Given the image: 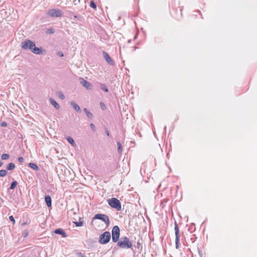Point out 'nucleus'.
Listing matches in <instances>:
<instances>
[{"mask_svg": "<svg viewBox=\"0 0 257 257\" xmlns=\"http://www.w3.org/2000/svg\"><path fill=\"white\" fill-rule=\"evenodd\" d=\"M21 47L25 50H30L35 54H42V48L36 46L35 43L29 39H26L21 44Z\"/></svg>", "mask_w": 257, "mask_h": 257, "instance_id": "nucleus-1", "label": "nucleus"}, {"mask_svg": "<svg viewBox=\"0 0 257 257\" xmlns=\"http://www.w3.org/2000/svg\"><path fill=\"white\" fill-rule=\"evenodd\" d=\"M117 245L123 249L132 248V250L134 252L132 248V242L127 237H121L120 239L117 242Z\"/></svg>", "mask_w": 257, "mask_h": 257, "instance_id": "nucleus-2", "label": "nucleus"}, {"mask_svg": "<svg viewBox=\"0 0 257 257\" xmlns=\"http://www.w3.org/2000/svg\"><path fill=\"white\" fill-rule=\"evenodd\" d=\"M108 205L112 208L115 209L117 211L121 210V205L120 201L116 198L112 197L107 200Z\"/></svg>", "mask_w": 257, "mask_h": 257, "instance_id": "nucleus-3", "label": "nucleus"}, {"mask_svg": "<svg viewBox=\"0 0 257 257\" xmlns=\"http://www.w3.org/2000/svg\"><path fill=\"white\" fill-rule=\"evenodd\" d=\"M110 233L109 231H105L100 235L98 239V242L101 244H105L110 241Z\"/></svg>", "mask_w": 257, "mask_h": 257, "instance_id": "nucleus-4", "label": "nucleus"}, {"mask_svg": "<svg viewBox=\"0 0 257 257\" xmlns=\"http://www.w3.org/2000/svg\"><path fill=\"white\" fill-rule=\"evenodd\" d=\"M92 219L93 220L99 219L102 221L107 226H109L110 224V220L109 217L106 214L97 213L94 215Z\"/></svg>", "mask_w": 257, "mask_h": 257, "instance_id": "nucleus-5", "label": "nucleus"}, {"mask_svg": "<svg viewBox=\"0 0 257 257\" xmlns=\"http://www.w3.org/2000/svg\"><path fill=\"white\" fill-rule=\"evenodd\" d=\"M112 241L113 242H117L119 241L120 236V229L118 226L115 225L112 227Z\"/></svg>", "mask_w": 257, "mask_h": 257, "instance_id": "nucleus-6", "label": "nucleus"}, {"mask_svg": "<svg viewBox=\"0 0 257 257\" xmlns=\"http://www.w3.org/2000/svg\"><path fill=\"white\" fill-rule=\"evenodd\" d=\"M175 246L177 249L179 248L180 243V232L179 228L177 222H175Z\"/></svg>", "mask_w": 257, "mask_h": 257, "instance_id": "nucleus-7", "label": "nucleus"}, {"mask_svg": "<svg viewBox=\"0 0 257 257\" xmlns=\"http://www.w3.org/2000/svg\"><path fill=\"white\" fill-rule=\"evenodd\" d=\"M47 14L49 16H61L63 14L59 9H53L50 10Z\"/></svg>", "mask_w": 257, "mask_h": 257, "instance_id": "nucleus-8", "label": "nucleus"}, {"mask_svg": "<svg viewBox=\"0 0 257 257\" xmlns=\"http://www.w3.org/2000/svg\"><path fill=\"white\" fill-rule=\"evenodd\" d=\"M79 82L84 87H85L87 89L90 90L92 89V85L90 84V83H89L83 78H79Z\"/></svg>", "mask_w": 257, "mask_h": 257, "instance_id": "nucleus-9", "label": "nucleus"}, {"mask_svg": "<svg viewBox=\"0 0 257 257\" xmlns=\"http://www.w3.org/2000/svg\"><path fill=\"white\" fill-rule=\"evenodd\" d=\"M103 56L106 61V62L110 65H113L114 63L111 57L109 56L108 54L105 51L102 52Z\"/></svg>", "mask_w": 257, "mask_h": 257, "instance_id": "nucleus-10", "label": "nucleus"}, {"mask_svg": "<svg viewBox=\"0 0 257 257\" xmlns=\"http://www.w3.org/2000/svg\"><path fill=\"white\" fill-rule=\"evenodd\" d=\"M54 233L57 234L61 235L63 237H66L67 236L66 233L64 231V230L60 228H57L54 230Z\"/></svg>", "mask_w": 257, "mask_h": 257, "instance_id": "nucleus-11", "label": "nucleus"}, {"mask_svg": "<svg viewBox=\"0 0 257 257\" xmlns=\"http://www.w3.org/2000/svg\"><path fill=\"white\" fill-rule=\"evenodd\" d=\"M45 201L48 207H50L52 206V199L51 197L49 195H46L45 197Z\"/></svg>", "mask_w": 257, "mask_h": 257, "instance_id": "nucleus-12", "label": "nucleus"}, {"mask_svg": "<svg viewBox=\"0 0 257 257\" xmlns=\"http://www.w3.org/2000/svg\"><path fill=\"white\" fill-rule=\"evenodd\" d=\"M71 105L76 111L78 112H81V109L79 106L76 102H75L74 101H71Z\"/></svg>", "mask_w": 257, "mask_h": 257, "instance_id": "nucleus-13", "label": "nucleus"}, {"mask_svg": "<svg viewBox=\"0 0 257 257\" xmlns=\"http://www.w3.org/2000/svg\"><path fill=\"white\" fill-rule=\"evenodd\" d=\"M50 102L56 109H58L59 108L60 106L59 104L55 100L52 98H50Z\"/></svg>", "mask_w": 257, "mask_h": 257, "instance_id": "nucleus-14", "label": "nucleus"}, {"mask_svg": "<svg viewBox=\"0 0 257 257\" xmlns=\"http://www.w3.org/2000/svg\"><path fill=\"white\" fill-rule=\"evenodd\" d=\"M28 166L35 171H38L39 170V167L35 163H30L28 164Z\"/></svg>", "mask_w": 257, "mask_h": 257, "instance_id": "nucleus-15", "label": "nucleus"}, {"mask_svg": "<svg viewBox=\"0 0 257 257\" xmlns=\"http://www.w3.org/2000/svg\"><path fill=\"white\" fill-rule=\"evenodd\" d=\"M83 219L81 217L79 218V221H74L73 223L75 224L76 226L77 227H80L82 226L83 225L84 222L83 221H81V220Z\"/></svg>", "mask_w": 257, "mask_h": 257, "instance_id": "nucleus-16", "label": "nucleus"}, {"mask_svg": "<svg viewBox=\"0 0 257 257\" xmlns=\"http://www.w3.org/2000/svg\"><path fill=\"white\" fill-rule=\"evenodd\" d=\"M100 88L101 90L104 91L105 92H107L108 91V89L106 86V85L105 84L103 83H100L99 84Z\"/></svg>", "mask_w": 257, "mask_h": 257, "instance_id": "nucleus-17", "label": "nucleus"}, {"mask_svg": "<svg viewBox=\"0 0 257 257\" xmlns=\"http://www.w3.org/2000/svg\"><path fill=\"white\" fill-rule=\"evenodd\" d=\"M15 165L13 163H9L7 166L8 170H13L15 168Z\"/></svg>", "mask_w": 257, "mask_h": 257, "instance_id": "nucleus-18", "label": "nucleus"}, {"mask_svg": "<svg viewBox=\"0 0 257 257\" xmlns=\"http://www.w3.org/2000/svg\"><path fill=\"white\" fill-rule=\"evenodd\" d=\"M17 185H18V182L17 181H13L11 184L9 189H10V190L14 189Z\"/></svg>", "mask_w": 257, "mask_h": 257, "instance_id": "nucleus-19", "label": "nucleus"}, {"mask_svg": "<svg viewBox=\"0 0 257 257\" xmlns=\"http://www.w3.org/2000/svg\"><path fill=\"white\" fill-rule=\"evenodd\" d=\"M83 110L88 118H91L93 117L92 114L87 108H84Z\"/></svg>", "mask_w": 257, "mask_h": 257, "instance_id": "nucleus-20", "label": "nucleus"}, {"mask_svg": "<svg viewBox=\"0 0 257 257\" xmlns=\"http://www.w3.org/2000/svg\"><path fill=\"white\" fill-rule=\"evenodd\" d=\"M117 152L119 154H121L122 151V146L119 142H117Z\"/></svg>", "mask_w": 257, "mask_h": 257, "instance_id": "nucleus-21", "label": "nucleus"}, {"mask_svg": "<svg viewBox=\"0 0 257 257\" xmlns=\"http://www.w3.org/2000/svg\"><path fill=\"white\" fill-rule=\"evenodd\" d=\"M67 141L73 146H74L75 145V142L73 140V139L70 137H68L67 138Z\"/></svg>", "mask_w": 257, "mask_h": 257, "instance_id": "nucleus-22", "label": "nucleus"}, {"mask_svg": "<svg viewBox=\"0 0 257 257\" xmlns=\"http://www.w3.org/2000/svg\"><path fill=\"white\" fill-rule=\"evenodd\" d=\"M30 222V220L25 221L24 219H21V221H20L21 226H24L29 224Z\"/></svg>", "mask_w": 257, "mask_h": 257, "instance_id": "nucleus-23", "label": "nucleus"}, {"mask_svg": "<svg viewBox=\"0 0 257 257\" xmlns=\"http://www.w3.org/2000/svg\"><path fill=\"white\" fill-rule=\"evenodd\" d=\"M7 171L6 170H0V177H4L6 176L7 174Z\"/></svg>", "mask_w": 257, "mask_h": 257, "instance_id": "nucleus-24", "label": "nucleus"}, {"mask_svg": "<svg viewBox=\"0 0 257 257\" xmlns=\"http://www.w3.org/2000/svg\"><path fill=\"white\" fill-rule=\"evenodd\" d=\"M135 247L136 248H138L139 249H140L141 250L143 248V246H142V244L140 243V241L138 240L137 242V244L136 245H135Z\"/></svg>", "mask_w": 257, "mask_h": 257, "instance_id": "nucleus-25", "label": "nucleus"}, {"mask_svg": "<svg viewBox=\"0 0 257 257\" xmlns=\"http://www.w3.org/2000/svg\"><path fill=\"white\" fill-rule=\"evenodd\" d=\"M10 158V155L8 154H3L1 156V159L2 160H8Z\"/></svg>", "mask_w": 257, "mask_h": 257, "instance_id": "nucleus-26", "label": "nucleus"}, {"mask_svg": "<svg viewBox=\"0 0 257 257\" xmlns=\"http://www.w3.org/2000/svg\"><path fill=\"white\" fill-rule=\"evenodd\" d=\"M54 33H55V30L53 28L48 29L46 31V33L47 34H54Z\"/></svg>", "mask_w": 257, "mask_h": 257, "instance_id": "nucleus-27", "label": "nucleus"}, {"mask_svg": "<svg viewBox=\"0 0 257 257\" xmlns=\"http://www.w3.org/2000/svg\"><path fill=\"white\" fill-rule=\"evenodd\" d=\"M90 6L93 9H95L96 8V5L93 1L90 2Z\"/></svg>", "mask_w": 257, "mask_h": 257, "instance_id": "nucleus-28", "label": "nucleus"}, {"mask_svg": "<svg viewBox=\"0 0 257 257\" xmlns=\"http://www.w3.org/2000/svg\"><path fill=\"white\" fill-rule=\"evenodd\" d=\"M100 105L102 110H104L106 109L105 105L104 104L103 102H100Z\"/></svg>", "mask_w": 257, "mask_h": 257, "instance_id": "nucleus-29", "label": "nucleus"}, {"mask_svg": "<svg viewBox=\"0 0 257 257\" xmlns=\"http://www.w3.org/2000/svg\"><path fill=\"white\" fill-rule=\"evenodd\" d=\"M90 128H91V130L93 131H95L96 130V127H95V126L94 125V124L93 123H90Z\"/></svg>", "mask_w": 257, "mask_h": 257, "instance_id": "nucleus-30", "label": "nucleus"}, {"mask_svg": "<svg viewBox=\"0 0 257 257\" xmlns=\"http://www.w3.org/2000/svg\"><path fill=\"white\" fill-rule=\"evenodd\" d=\"M28 234H29L28 231L27 230H25L24 231L23 235L24 237H26L28 235Z\"/></svg>", "mask_w": 257, "mask_h": 257, "instance_id": "nucleus-31", "label": "nucleus"}, {"mask_svg": "<svg viewBox=\"0 0 257 257\" xmlns=\"http://www.w3.org/2000/svg\"><path fill=\"white\" fill-rule=\"evenodd\" d=\"M59 96L62 99H64L65 98V96L62 92H59Z\"/></svg>", "mask_w": 257, "mask_h": 257, "instance_id": "nucleus-32", "label": "nucleus"}, {"mask_svg": "<svg viewBox=\"0 0 257 257\" xmlns=\"http://www.w3.org/2000/svg\"><path fill=\"white\" fill-rule=\"evenodd\" d=\"M18 161L20 163H23L24 161V159L22 157H20L18 158Z\"/></svg>", "mask_w": 257, "mask_h": 257, "instance_id": "nucleus-33", "label": "nucleus"}, {"mask_svg": "<svg viewBox=\"0 0 257 257\" xmlns=\"http://www.w3.org/2000/svg\"><path fill=\"white\" fill-rule=\"evenodd\" d=\"M76 255L77 257H85L81 252H78Z\"/></svg>", "mask_w": 257, "mask_h": 257, "instance_id": "nucleus-34", "label": "nucleus"}, {"mask_svg": "<svg viewBox=\"0 0 257 257\" xmlns=\"http://www.w3.org/2000/svg\"><path fill=\"white\" fill-rule=\"evenodd\" d=\"M9 219H10V220L11 221L13 222V223H15V219H14V217H13L12 215H11V216H10L9 217Z\"/></svg>", "mask_w": 257, "mask_h": 257, "instance_id": "nucleus-35", "label": "nucleus"}, {"mask_svg": "<svg viewBox=\"0 0 257 257\" xmlns=\"http://www.w3.org/2000/svg\"><path fill=\"white\" fill-rule=\"evenodd\" d=\"M1 126H3V127H6L7 126V123L5 121H3L2 123H1Z\"/></svg>", "mask_w": 257, "mask_h": 257, "instance_id": "nucleus-36", "label": "nucleus"}, {"mask_svg": "<svg viewBox=\"0 0 257 257\" xmlns=\"http://www.w3.org/2000/svg\"><path fill=\"white\" fill-rule=\"evenodd\" d=\"M57 55L59 56V57H63L64 55H63V53L60 51V52H58V53H57Z\"/></svg>", "mask_w": 257, "mask_h": 257, "instance_id": "nucleus-37", "label": "nucleus"}, {"mask_svg": "<svg viewBox=\"0 0 257 257\" xmlns=\"http://www.w3.org/2000/svg\"><path fill=\"white\" fill-rule=\"evenodd\" d=\"M105 133L106 134V135L109 137V131L108 130V129L105 127Z\"/></svg>", "mask_w": 257, "mask_h": 257, "instance_id": "nucleus-38", "label": "nucleus"}, {"mask_svg": "<svg viewBox=\"0 0 257 257\" xmlns=\"http://www.w3.org/2000/svg\"><path fill=\"white\" fill-rule=\"evenodd\" d=\"M3 164H4V163L2 161H0V167H2Z\"/></svg>", "mask_w": 257, "mask_h": 257, "instance_id": "nucleus-39", "label": "nucleus"}]
</instances>
